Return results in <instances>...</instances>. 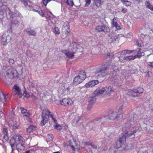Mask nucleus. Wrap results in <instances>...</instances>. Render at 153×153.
Listing matches in <instances>:
<instances>
[{"label":"nucleus","instance_id":"obj_15","mask_svg":"<svg viewBox=\"0 0 153 153\" xmlns=\"http://www.w3.org/2000/svg\"><path fill=\"white\" fill-rule=\"evenodd\" d=\"M99 82L97 80H92L86 84L85 86L87 88L92 87L95 86Z\"/></svg>","mask_w":153,"mask_h":153},{"label":"nucleus","instance_id":"obj_19","mask_svg":"<svg viewBox=\"0 0 153 153\" xmlns=\"http://www.w3.org/2000/svg\"><path fill=\"white\" fill-rule=\"evenodd\" d=\"M21 110L22 114H23L24 116L29 117L30 116V113L29 111L27 109H24L23 107H22L21 108Z\"/></svg>","mask_w":153,"mask_h":153},{"label":"nucleus","instance_id":"obj_20","mask_svg":"<svg viewBox=\"0 0 153 153\" xmlns=\"http://www.w3.org/2000/svg\"><path fill=\"white\" fill-rule=\"evenodd\" d=\"M83 80L78 75L75 77L74 79V84L75 85L81 83Z\"/></svg>","mask_w":153,"mask_h":153},{"label":"nucleus","instance_id":"obj_33","mask_svg":"<svg viewBox=\"0 0 153 153\" xmlns=\"http://www.w3.org/2000/svg\"><path fill=\"white\" fill-rule=\"evenodd\" d=\"M145 4L147 8L153 11V7L150 4L149 1H146L145 3Z\"/></svg>","mask_w":153,"mask_h":153},{"label":"nucleus","instance_id":"obj_40","mask_svg":"<svg viewBox=\"0 0 153 153\" xmlns=\"http://www.w3.org/2000/svg\"><path fill=\"white\" fill-rule=\"evenodd\" d=\"M9 137L8 134H6V135H4V137L3 139V141L5 143L7 142L9 140Z\"/></svg>","mask_w":153,"mask_h":153},{"label":"nucleus","instance_id":"obj_2","mask_svg":"<svg viewBox=\"0 0 153 153\" xmlns=\"http://www.w3.org/2000/svg\"><path fill=\"white\" fill-rule=\"evenodd\" d=\"M24 139L20 134H15L10 141V143L12 149V152L15 150V145L23 143Z\"/></svg>","mask_w":153,"mask_h":153},{"label":"nucleus","instance_id":"obj_26","mask_svg":"<svg viewBox=\"0 0 153 153\" xmlns=\"http://www.w3.org/2000/svg\"><path fill=\"white\" fill-rule=\"evenodd\" d=\"M36 129V128L35 126L30 125L27 128V132L30 133L35 131Z\"/></svg>","mask_w":153,"mask_h":153},{"label":"nucleus","instance_id":"obj_42","mask_svg":"<svg viewBox=\"0 0 153 153\" xmlns=\"http://www.w3.org/2000/svg\"><path fill=\"white\" fill-rule=\"evenodd\" d=\"M53 32L56 34L58 35L60 33V31L58 27H55L53 30Z\"/></svg>","mask_w":153,"mask_h":153},{"label":"nucleus","instance_id":"obj_43","mask_svg":"<svg viewBox=\"0 0 153 153\" xmlns=\"http://www.w3.org/2000/svg\"><path fill=\"white\" fill-rule=\"evenodd\" d=\"M122 107H121L119 108L118 110V112L119 113V117H120L121 118H123V116L121 114V113H122Z\"/></svg>","mask_w":153,"mask_h":153},{"label":"nucleus","instance_id":"obj_53","mask_svg":"<svg viewBox=\"0 0 153 153\" xmlns=\"http://www.w3.org/2000/svg\"><path fill=\"white\" fill-rule=\"evenodd\" d=\"M50 117H51L52 118V120L53 121V122L56 123V124H57V120H56L55 119V118H54L53 117V115H50Z\"/></svg>","mask_w":153,"mask_h":153},{"label":"nucleus","instance_id":"obj_41","mask_svg":"<svg viewBox=\"0 0 153 153\" xmlns=\"http://www.w3.org/2000/svg\"><path fill=\"white\" fill-rule=\"evenodd\" d=\"M121 1L123 3V4L126 6H130L131 4V3L128 1H124V0H121Z\"/></svg>","mask_w":153,"mask_h":153},{"label":"nucleus","instance_id":"obj_17","mask_svg":"<svg viewBox=\"0 0 153 153\" xmlns=\"http://www.w3.org/2000/svg\"><path fill=\"white\" fill-rule=\"evenodd\" d=\"M8 94H4L1 91H0V100L1 102L4 103L6 102V97Z\"/></svg>","mask_w":153,"mask_h":153},{"label":"nucleus","instance_id":"obj_37","mask_svg":"<svg viewBox=\"0 0 153 153\" xmlns=\"http://www.w3.org/2000/svg\"><path fill=\"white\" fill-rule=\"evenodd\" d=\"M147 117L145 118L144 123L146 124H149V123H151L152 120L150 117H148L146 116Z\"/></svg>","mask_w":153,"mask_h":153},{"label":"nucleus","instance_id":"obj_46","mask_svg":"<svg viewBox=\"0 0 153 153\" xmlns=\"http://www.w3.org/2000/svg\"><path fill=\"white\" fill-rule=\"evenodd\" d=\"M148 67L149 68H153V61L148 62Z\"/></svg>","mask_w":153,"mask_h":153},{"label":"nucleus","instance_id":"obj_35","mask_svg":"<svg viewBox=\"0 0 153 153\" xmlns=\"http://www.w3.org/2000/svg\"><path fill=\"white\" fill-rule=\"evenodd\" d=\"M28 83L30 87L33 88H36V85L35 84L34 81L31 82L30 80H29Z\"/></svg>","mask_w":153,"mask_h":153},{"label":"nucleus","instance_id":"obj_18","mask_svg":"<svg viewBox=\"0 0 153 153\" xmlns=\"http://www.w3.org/2000/svg\"><path fill=\"white\" fill-rule=\"evenodd\" d=\"M135 51L137 53L136 57H137L138 58H140L142 56H143L145 55L144 52H141L140 48H137Z\"/></svg>","mask_w":153,"mask_h":153},{"label":"nucleus","instance_id":"obj_60","mask_svg":"<svg viewBox=\"0 0 153 153\" xmlns=\"http://www.w3.org/2000/svg\"><path fill=\"white\" fill-rule=\"evenodd\" d=\"M127 10L126 9L123 8L121 10V11L123 13H125L126 12Z\"/></svg>","mask_w":153,"mask_h":153},{"label":"nucleus","instance_id":"obj_14","mask_svg":"<svg viewBox=\"0 0 153 153\" xmlns=\"http://www.w3.org/2000/svg\"><path fill=\"white\" fill-rule=\"evenodd\" d=\"M136 131V130L127 131L125 133L124 135L125 136L126 138H130L131 137L133 138L135 137L134 134L135 133Z\"/></svg>","mask_w":153,"mask_h":153},{"label":"nucleus","instance_id":"obj_34","mask_svg":"<svg viewBox=\"0 0 153 153\" xmlns=\"http://www.w3.org/2000/svg\"><path fill=\"white\" fill-rule=\"evenodd\" d=\"M11 126L12 127L13 129V130H15L18 128L19 126V124L16 121L15 122L13 121L12 123H11Z\"/></svg>","mask_w":153,"mask_h":153},{"label":"nucleus","instance_id":"obj_6","mask_svg":"<svg viewBox=\"0 0 153 153\" xmlns=\"http://www.w3.org/2000/svg\"><path fill=\"white\" fill-rule=\"evenodd\" d=\"M143 91V88L140 87L136 89H134L131 90H129L128 91L127 94L128 95L132 97H136L138 94L142 93Z\"/></svg>","mask_w":153,"mask_h":153},{"label":"nucleus","instance_id":"obj_49","mask_svg":"<svg viewBox=\"0 0 153 153\" xmlns=\"http://www.w3.org/2000/svg\"><path fill=\"white\" fill-rule=\"evenodd\" d=\"M75 120H76V122L75 123V124H76L77 122L79 121L80 120V117H79L77 116L75 117Z\"/></svg>","mask_w":153,"mask_h":153},{"label":"nucleus","instance_id":"obj_45","mask_svg":"<svg viewBox=\"0 0 153 153\" xmlns=\"http://www.w3.org/2000/svg\"><path fill=\"white\" fill-rule=\"evenodd\" d=\"M48 137L50 141H53V136L51 134H49L48 135Z\"/></svg>","mask_w":153,"mask_h":153},{"label":"nucleus","instance_id":"obj_62","mask_svg":"<svg viewBox=\"0 0 153 153\" xmlns=\"http://www.w3.org/2000/svg\"><path fill=\"white\" fill-rule=\"evenodd\" d=\"M70 146L71 147L72 149L74 151H75V148L73 146L70 145Z\"/></svg>","mask_w":153,"mask_h":153},{"label":"nucleus","instance_id":"obj_3","mask_svg":"<svg viewBox=\"0 0 153 153\" xmlns=\"http://www.w3.org/2000/svg\"><path fill=\"white\" fill-rule=\"evenodd\" d=\"M126 138L125 136L123 135L122 137H120L116 143L117 147L118 148H122L124 150H129L130 149L129 147V146L125 144L126 141Z\"/></svg>","mask_w":153,"mask_h":153},{"label":"nucleus","instance_id":"obj_59","mask_svg":"<svg viewBox=\"0 0 153 153\" xmlns=\"http://www.w3.org/2000/svg\"><path fill=\"white\" fill-rule=\"evenodd\" d=\"M147 74L149 77H151L152 75V73L151 72L149 71L147 73Z\"/></svg>","mask_w":153,"mask_h":153},{"label":"nucleus","instance_id":"obj_55","mask_svg":"<svg viewBox=\"0 0 153 153\" xmlns=\"http://www.w3.org/2000/svg\"><path fill=\"white\" fill-rule=\"evenodd\" d=\"M93 105V104H90V103H88V106L87 107V109L88 110H90L91 108L92 105Z\"/></svg>","mask_w":153,"mask_h":153},{"label":"nucleus","instance_id":"obj_58","mask_svg":"<svg viewBox=\"0 0 153 153\" xmlns=\"http://www.w3.org/2000/svg\"><path fill=\"white\" fill-rule=\"evenodd\" d=\"M33 150H30L26 151L24 153H33Z\"/></svg>","mask_w":153,"mask_h":153},{"label":"nucleus","instance_id":"obj_30","mask_svg":"<svg viewBox=\"0 0 153 153\" xmlns=\"http://www.w3.org/2000/svg\"><path fill=\"white\" fill-rule=\"evenodd\" d=\"M27 34L29 35H32L33 36H35L36 35V32L35 30L30 29L26 30H25Z\"/></svg>","mask_w":153,"mask_h":153},{"label":"nucleus","instance_id":"obj_4","mask_svg":"<svg viewBox=\"0 0 153 153\" xmlns=\"http://www.w3.org/2000/svg\"><path fill=\"white\" fill-rule=\"evenodd\" d=\"M6 74L10 79H16L18 78V74L16 69L10 68L6 71Z\"/></svg>","mask_w":153,"mask_h":153},{"label":"nucleus","instance_id":"obj_1","mask_svg":"<svg viewBox=\"0 0 153 153\" xmlns=\"http://www.w3.org/2000/svg\"><path fill=\"white\" fill-rule=\"evenodd\" d=\"M109 64L106 63L102 65L99 70L96 73L95 75L97 78L100 77H105L110 74L109 70Z\"/></svg>","mask_w":153,"mask_h":153},{"label":"nucleus","instance_id":"obj_11","mask_svg":"<svg viewBox=\"0 0 153 153\" xmlns=\"http://www.w3.org/2000/svg\"><path fill=\"white\" fill-rule=\"evenodd\" d=\"M13 88L15 89L14 94H17L20 98H22V95L20 91L21 90L20 89L19 87L17 86V85H15L14 86Z\"/></svg>","mask_w":153,"mask_h":153},{"label":"nucleus","instance_id":"obj_32","mask_svg":"<svg viewBox=\"0 0 153 153\" xmlns=\"http://www.w3.org/2000/svg\"><path fill=\"white\" fill-rule=\"evenodd\" d=\"M134 51V50H132L131 51H129L128 50H125L121 52H120L118 53V54L119 55H122V54H124V55L126 53H130L132 52H133Z\"/></svg>","mask_w":153,"mask_h":153},{"label":"nucleus","instance_id":"obj_54","mask_svg":"<svg viewBox=\"0 0 153 153\" xmlns=\"http://www.w3.org/2000/svg\"><path fill=\"white\" fill-rule=\"evenodd\" d=\"M95 4L97 7H99L101 6V3L98 1L95 2Z\"/></svg>","mask_w":153,"mask_h":153},{"label":"nucleus","instance_id":"obj_16","mask_svg":"<svg viewBox=\"0 0 153 153\" xmlns=\"http://www.w3.org/2000/svg\"><path fill=\"white\" fill-rule=\"evenodd\" d=\"M105 94V88H103L100 89H97L94 92V94L96 96H98L100 94Z\"/></svg>","mask_w":153,"mask_h":153},{"label":"nucleus","instance_id":"obj_23","mask_svg":"<svg viewBox=\"0 0 153 153\" xmlns=\"http://www.w3.org/2000/svg\"><path fill=\"white\" fill-rule=\"evenodd\" d=\"M111 24L112 26L115 27L117 29L120 30L121 29V27L117 23L116 19L115 18L113 19Z\"/></svg>","mask_w":153,"mask_h":153},{"label":"nucleus","instance_id":"obj_7","mask_svg":"<svg viewBox=\"0 0 153 153\" xmlns=\"http://www.w3.org/2000/svg\"><path fill=\"white\" fill-rule=\"evenodd\" d=\"M63 30L64 31L62 34V37L65 39L70 34V30L69 26V23L68 22H65L63 27Z\"/></svg>","mask_w":153,"mask_h":153},{"label":"nucleus","instance_id":"obj_22","mask_svg":"<svg viewBox=\"0 0 153 153\" xmlns=\"http://www.w3.org/2000/svg\"><path fill=\"white\" fill-rule=\"evenodd\" d=\"M78 76L80 77L83 81L86 78V74L85 71L83 70L80 71Z\"/></svg>","mask_w":153,"mask_h":153},{"label":"nucleus","instance_id":"obj_61","mask_svg":"<svg viewBox=\"0 0 153 153\" xmlns=\"http://www.w3.org/2000/svg\"><path fill=\"white\" fill-rule=\"evenodd\" d=\"M91 146L93 148H94V149H96L97 148V146H96L93 145H91Z\"/></svg>","mask_w":153,"mask_h":153},{"label":"nucleus","instance_id":"obj_39","mask_svg":"<svg viewBox=\"0 0 153 153\" xmlns=\"http://www.w3.org/2000/svg\"><path fill=\"white\" fill-rule=\"evenodd\" d=\"M136 58V56H126V60L130 61Z\"/></svg>","mask_w":153,"mask_h":153},{"label":"nucleus","instance_id":"obj_27","mask_svg":"<svg viewBox=\"0 0 153 153\" xmlns=\"http://www.w3.org/2000/svg\"><path fill=\"white\" fill-rule=\"evenodd\" d=\"M105 94H110L114 91L112 87L111 86L105 87Z\"/></svg>","mask_w":153,"mask_h":153},{"label":"nucleus","instance_id":"obj_52","mask_svg":"<svg viewBox=\"0 0 153 153\" xmlns=\"http://www.w3.org/2000/svg\"><path fill=\"white\" fill-rule=\"evenodd\" d=\"M50 1V0H43V4L45 6H46L47 3Z\"/></svg>","mask_w":153,"mask_h":153},{"label":"nucleus","instance_id":"obj_5","mask_svg":"<svg viewBox=\"0 0 153 153\" xmlns=\"http://www.w3.org/2000/svg\"><path fill=\"white\" fill-rule=\"evenodd\" d=\"M7 13L10 15V16H12V18H13L16 16V13H13L9 8H8L6 6L2 5L0 7V14L1 15H3L5 14L7 15Z\"/></svg>","mask_w":153,"mask_h":153},{"label":"nucleus","instance_id":"obj_25","mask_svg":"<svg viewBox=\"0 0 153 153\" xmlns=\"http://www.w3.org/2000/svg\"><path fill=\"white\" fill-rule=\"evenodd\" d=\"M16 150L19 152L21 150H24L25 149V145L23 143L16 145Z\"/></svg>","mask_w":153,"mask_h":153},{"label":"nucleus","instance_id":"obj_51","mask_svg":"<svg viewBox=\"0 0 153 153\" xmlns=\"http://www.w3.org/2000/svg\"><path fill=\"white\" fill-rule=\"evenodd\" d=\"M21 1L23 3V4L26 6L27 5V2L26 0H21Z\"/></svg>","mask_w":153,"mask_h":153},{"label":"nucleus","instance_id":"obj_12","mask_svg":"<svg viewBox=\"0 0 153 153\" xmlns=\"http://www.w3.org/2000/svg\"><path fill=\"white\" fill-rule=\"evenodd\" d=\"M60 103L61 105H71L72 103V101L70 99L64 98L60 101Z\"/></svg>","mask_w":153,"mask_h":153},{"label":"nucleus","instance_id":"obj_48","mask_svg":"<svg viewBox=\"0 0 153 153\" xmlns=\"http://www.w3.org/2000/svg\"><path fill=\"white\" fill-rule=\"evenodd\" d=\"M71 50L72 51V53H73V54H74V53H75L76 51L77 50V48L76 46L75 47L74 46L72 48Z\"/></svg>","mask_w":153,"mask_h":153},{"label":"nucleus","instance_id":"obj_38","mask_svg":"<svg viewBox=\"0 0 153 153\" xmlns=\"http://www.w3.org/2000/svg\"><path fill=\"white\" fill-rule=\"evenodd\" d=\"M65 3L71 7H72L74 5V3L73 0H67Z\"/></svg>","mask_w":153,"mask_h":153},{"label":"nucleus","instance_id":"obj_57","mask_svg":"<svg viewBox=\"0 0 153 153\" xmlns=\"http://www.w3.org/2000/svg\"><path fill=\"white\" fill-rule=\"evenodd\" d=\"M106 55L107 56H110V57L112 58H113L114 56V55L113 54H112L111 55L110 53H107Z\"/></svg>","mask_w":153,"mask_h":153},{"label":"nucleus","instance_id":"obj_13","mask_svg":"<svg viewBox=\"0 0 153 153\" xmlns=\"http://www.w3.org/2000/svg\"><path fill=\"white\" fill-rule=\"evenodd\" d=\"M108 117L110 120H117L119 116L117 113L114 112L110 114Z\"/></svg>","mask_w":153,"mask_h":153},{"label":"nucleus","instance_id":"obj_36","mask_svg":"<svg viewBox=\"0 0 153 153\" xmlns=\"http://www.w3.org/2000/svg\"><path fill=\"white\" fill-rule=\"evenodd\" d=\"M120 55V56L119 57V58L121 62H124L125 60H126V57L124 56V54Z\"/></svg>","mask_w":153,"mask_h":153},{"label":"nucleus","instance_id":"obj_56","mask_svg":"<svg viewBox=\"0 0 153 153\" xmlns=\"http://www.w3.org/2000/svg\"><path fill=\"white\" fill-rule=\"evenodd\" d=\"M39 14L42 17H44V14L43 13L42 11L41 10V11H39Z\"/></svg>","mask_w":153,"mask_h":153},{"label":"nucleus","instance_id":"obj_10","mask_svg":"<svg viewBox=\"0 0 153 153\" xmlns=\"http://www.w3.org/2000/svg\"><path fill=\"white\" fill-rule=\"evenodd\" d=\"M10 37L7 34H4L1 39V43L4 45L7 44L10 41Z\"/></svg>","mask_w":153,"mask_h":153},{"label":"nucleus","instance_id":"obj_31","mask_svg":"<svg viewBox=\"0 0 153 153\" xmlns=\"http://www.w3.org/2000/svg\"><path fill=\"white\" fill-rule=\"evenodd\" d=\"M99 122L102 121V122H107L110 121V120L109 119L108 117L105 116L101 118H100L97 120Z\"/></svg>","mask_w":153,"mask_h":153},{"label":"nucleus","instance_id":"obj_47","mask_svg":"<svg viewBox=\"0 0 153 153\" xmlns=\"http://www.w3.org/2000/svg\"><path fill=\"white\" fill-rule=\"evenodd\" d=\"M91 0H85L86 2L85 4V6L87 7L90 4Z\"/></svg>","mask_w":153,"mask_h":153},{"label":"nucleus","instance_id":"obj_44","mask_svg":"<svg viewBox=\"0 0 153 153\" xmlns=\"http://www.w3.org/2000/svg\"><path fill=\"white\" fill-rule=\"evenodd\" d=\"M54 127L58 130H60L62 129V127L59 125L56 124L54 125Z\"/></svg>","mask_w":153,"mask_h":153},{"label":"nucleus","instance_id":"obj_24","mask_svg":"<svg viewBox=\"0 0 153 153\" xmlns=\"http://www.w3.org/2000/svg\"><path fill=\"white\" fill-rule=\"evenodd\" d=\"M62 52L69 58H72L74 56V54L72 52H70L67 50H63Z\"/></svg>","mask_w":153,"mask_h":153},{"label":"nucleus","instance_id":"obj_63","mask_svg":"<svg viewBox=\"0 0 153 153\" xmlns=\"http://www.w3.org/2000/svg\"><path fill=\"white\" fill-rule=\"evenodd\" d=\"M75 122H76V120H75V119H74L73 120V125L74 126H75V125H76V124H75Z\"/></svg>","mask_w":153,"mask_h":153},{"label":"nucleus","instance_id":"obj_8","mask_svg":"<svg viewBox=\"0 0 153 153\" xmlns=\"http://www.w3.org/2000/svg\"><path fill=\"white\" fill-rule=\"evenodd\" d=\"M119 40V38L117 37L114 33L111 32L109 34L108 38V40L109 42L112 43L116 41L118 42Z\"/></svg>","mask_w":153,"mask_h":153},{"label":"nucleus","instance_id":"obj_9","mask_svg":"<svg viewBox=\"0 0 153 153\" xmlns=\"http://www.w3.org/2000/svg\"><path fill=\"white\" fill-rule=\"evenodd\" d=\"M96 29L98 32L103 31L105 33H107L110 31L109 27L106 25L98 26L96 27Z\"/></svg>","mask_w":153,"mask_h":153},{"label":"nucleus","instance_id":"obj_28","mask_svg":"<svg viewBox=\"0 0 153 153\" xmlns=\"http://www.w3.org/2000/svg\"><path fill=\"white\" fill-rule=\"evenodd\" d=\"M51 112L49 111L47 108H44L42 111V115H45V116H49L52 115L50 114Z\"/></svg>","mask_w":153,"mask_h":153},{"label":"nucleus","instance_id":"obj_21","mask_svg":"<svg viewBox=\"0 0 153 153\" xmlns=\"http://www.w3.org/2000/svg\"><path fill=\"white\" fill-rule=\"evenodd\" d=\"M49 116H45L43 115H42V125L43 126L46 123H48V119L49 118Z\"/></svg>","mask_w":153,"mask_h":153},{"label":"nucleus","instance_id":"obj_64","mask_svg":"<svg viewBox=\"0 0 153 153\" xmlns=\"http://www.w3.org/2000/svg\"><path fill=\"white\" fill-rule=\"evenodd\" d=\"M136 45L138 46H141V45H140L138 41L136 42Z\"/></svg>","mask_w":153,"mask_h":153},{"label":"nucleus","instance_id":"obj_50","mask_svg":"<svg viewBox=\"0 0 153 153\" xmlns=\"http://www.w3.org/2000/svg\"><path fill=\"white\" fill-rule=\"evenodd\" d=\"M3 133L4 135H6V134H8L7 130L6 128H4L3 130Z\"/></svg>","mask_w":153,"mask_h":153},{"label":"nucleus","instance_id":"obj_29","mask_svg":"<svg viewBox=\"0 0 153 153\" xmlns=\"http://www.w3.org/2000/svg\"><path fill=\"white\" fill-rule=\"evenodd\" d=\"M96 98L95 96H92L90 97L88 99V103L94 104L96 101Z\"/></svg>","mask_w":153,"mask_h":153}]
</instances>
